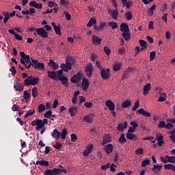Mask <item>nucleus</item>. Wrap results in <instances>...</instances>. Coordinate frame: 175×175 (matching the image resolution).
I'll return each instance as SVG.
<instances>
[{
	"mask_svg": "<svg viewBox=\"0 0 175 175\" xmlns=\"http://www.w3.org/2000/svg\"><path fill=\"white\" fill-rule=\"evenodd\" d=\"M126 126H128V122H124V124L120 123L118 125V131H119V132H124V130L126 129Z\"/></svg>",
	"mask_w": 175,
	"mask_h": 175,
	"instance_id": "412c9836",
	"label": "nucleus"
},
{
	"mask_svg": "<svg viewBox=\"0 0 175 175\" xmlns=\"http://www.w3.org/2000/svg\"><path fill=\"white\" fill-rule=\"evenodd\" d=\"M92 44H94V46H98L102 43V39H100L99 37L93 35L92 36Z\"/></svg>",
	"mask_w": 175,
	"mask_h": 175,
	"instance_id": "dca6fc26",
	"label": "nucleus"
},
{
	"mask_svg": "<svg viewBox=\"0 0 175 175\" xmlns=\"http://www.w3.org/2000/svg\"><path fill=\"white\" fill-rule=\"evenodd\" d=\"M136 155H143L144 154V149L142 148H139L135 150Z\"/></svg>",
	"mask_w": 175,
	"mask_h": 175,
	"instance_id": "8fccbe9b",
	"label": "nucleus"
},
{
	"mask_svg": "<svg viewBox=\"0 0 175 175\" xmlns=\"http://www.w3.org/2000/svg\"><path fill=\"white\" fill-rule=\"evenodd\" d=\"M54 148L56 150H61L62 148V145L59 142H57L53 146Z\"/></svg>",
	"mask_w": 175,
	"mask_h": 175,
	"instance_id": "de8ad7c7",
	"label": "nucleus"
},
{
	"mask_svg": "<svg viewBox=\"0 0 175 175\" xmlns=\"http://www.w3.org/2000/svg\"><path fill=\"white\" fill-rule=\"evenodd\" d=\"M66 135H68V130H66V129H64L62 132L60 133L61 138L62 139H66Z\"/></svg>",
	"mask_w": 175,
	"mask_h": 175,
	"instance_id": "c03bdc74",
	"label": "nucleus"
},
{
	"mask_svg": "<svg viewBox=\"0 0 175 175\" xmlns=\"http://www.w3.org/2000/svg\"><path fill=\"white\" fill-rule=\"evenodd\" d=\"M162 165H153V167H152V171L153 173H155V174H159V172L161 170H162Z\"/></svg>",
	"mask_w": 175,
	"mask_h": 175,
	"instance_id": "a211bd4d",
	"label": "nucleus"
},
{
	"mask_svg": "<svg viewBox=\"0 0 175 175\" xmlns=\"http://www.w3.org/2000/svg\"><path fill=\"white\" fill-rule=\"evenodd\" d=\"M20 62L22 65H25L26 69H29L31 66L34 69H38L39 70H43L44 69V63H40L38 60L31 58L29 55H25L24 51L20 52Z\"/></svg>",
	"mask_w": 175,
	"mask_h": 175,
	"instance_id": "f257e3e1",
	"label": "nucleus"
},
{
	"mask_svg": "<svg viewBox=\"0 0 175 175\" xmlns=\"http://www.w3.org/2000/svg\"><path fill=\"white\" fill-rule=\"evenodd\" d=\"M46 110V105L44 104H40L38 105V113H43Z\"/></svg>",
	"mask_w": 175,
	"mask_h": 175,
	"instance_id": "37998d69",
	"label": "nucleus"
},
{
	"mask_svg": "<svg viewBox=\"0 0 175 175\" xmlns=\"http://www.w3.org/2000/svg\"><path fill=\"white\" fill-rule=\"evenodd\" d=\"M151 90V83H147L144 86V95H146V92H148Z\"/></svg>",
	"mask_w": 175,
	"mask_h": 175,
	"instance_id": "f704fd0d",
	"label": "nucleus"
},
{
	"mask_svg": "<svg viewBox=\"0 0 175 175\" xmlns=\"http://www.w3.org/2000/svg\"><path fill=\"white\" fill-rule=\"evenodd\" d=\"M53 114V111H48L44 114V117L45 118H50L51 117V115Z\"/></svg>",
	"mask_w": 175,
	"mask_h": 175,
	"instance_id": "13d9d810",
	"label": "nucleus"
},
{
	"mask_svg": "<svg viewBox=\"0 0 175 175\" xmlns=\"http://www.w3.org/2000/svg\"><path fill=\"white\" fill-rule=\"evenodd\" d=\"M158 94L159 95L158 102H165L166 100V93L159 92Z\"/></svg>",
	"mask_w": 175,
	"mask_h": 175,
	"instance_id": "a878e982",
	"label": "nucleus"
},
{
	"mask_svg": "<svg viewBox=\"0 0 175 175\" xmlns=\"http://www.w3.org/2000/svg\"><path fill=\"white\" fill-rule=\"evenodd\" d=\"M109 27H111L112 29H116L118 28V25L116 22H109Z\"/></svg>",
	"mask_w": 175,
	"mask_h": 175,
	"instance_id": "49530a36",
	"label": "nucleus"
},
{
	"mask_svg": "<svg viewBox=\"0 0 175 175\" xmlns=\"http://www.w3.org/2000/svg\"><path fill=\"white\" fill-rule=\"evenodd\" d=\"M120 31L121 32H129V26L128 24L123 23L120 24Z\"/></svg>",
	"mask_w": 175,
	"mask_h": 175,
	"instance_id": "6ab92c4d",
	"label": "nucleus"
},
{
	"mask_svg": "<svg viewBox=\"0 0 175 175\" xmlns=\"http://www.w3.org/2000/svg\"><path fill=\"white\" fill-rule=\"evenodd\" d=\"M124 16H125V18L127 20V21H131V20H132V18H133V16L132 15V12H127Z\"/></svg>",
	"mask_w": 175,
	"mask_h": 175,
	"instance_id": "ea45409f",
	"label": "nucleus"
},
{
	"mask_svg": "<svg viewBox=\"0 0 175 175\" xmlns=\"http://www.w3.org/2000/svg\"><path fill=\"white\" fill-rule=\"evenodd\" d=\"M33 113H35V109H30L27 111V113H26V115L24 116V118H27L28 117H29V116H32V114H33Z\"/></svg>",
	"mask_w": 175,
	"mask_h": 175,
	"instance_id": "603ef678",
	"label": "nucleus"
},
{
	"mask_svg": "<svg viewBox=\"0 0 175 175\" xmlns=\"http://www.w3.org/2000/svg\"><path fill=\"white\" fill-rule=\"evenodd\" d=\"M93 105L94 104H92V103L91 102H85L84 103V106L86 107L87 109H91V107H92Z\"/></svg>",
	"mask_w": 175,
	"mask_h": 175,
	"instance_id": "052dcab7",
	"label": "nucleus"
},
{
	"mask_svg": "<svg viewBox=\"0 0 175 175\" xmlns=\"http://www.w3.org/2000/svg\"><path fill=\"white\" fill-rule=\"evenodd\" d=\"M126 137L129 139V140H136L137 139V136L133 134V133H127Z\"/></svg>",
	"mask_w": 175,
	"mask_h": 175,
	"instance_id": "c85d7f7f",
	"label": "nucleus"
},
{
	"mask_svg": "<svg viewBox=\"0 0 175 175\" xmlns=\"http://www.w3.org/2000/svg\"><path fill=\"white\" fill-rule=\"evenodd\" d=\"M139 114H142L144 117H151V113L144 111V109L140 108L138 110Z\"/></svg>",
	"mask_w": 175,
	"mask_h": 175,
	"instance_id": "393cba45",
	"label": "nucleus"
},
{
	"mask_svg": "<svg viewBox=\"0 0 175 175\" xmlns=\"http://www.w3.org/2000/svg\"><path fill=\"white\" fill-rule=\"evenodd\" d=\"M47 73L48 77H49V79H51V80H55V81H58V75H57V72L55 71L48 70Z\"/></svg>",
	"mask_w": 175,
	"mask_h": 175,
	"instance_id": "1a4fd4ad",
	"label": "nucleus"
},
{
	"mask_svg": "<svg viewBox=\"0 0 175 175\" xmlns=\"http://www.w3.org/2000/svg\"><path fill=\"white\" fill-rule=\"evenodd\" d=\"M14 88L15 91H18L19 92H23L24 91V85L18 82H15L14 84Z\"/></svg>",
	"mask_w": 175,
	"mask_h": 175,
	"instance_id": "4468645a",
	"label": "nucleus"
},
{
	"mask_svg": "<svg viewBox=\"0 0 175 175\" xmlns=\"http://www.w3.org/2000/svg\"><path fill=\"white\" fill-rule=\"evenodd\" d=\"M132 5H133V1H132V0H129L126 3L125 6L126 9H131Z\"/></svg>",
	"mask_w": 175,
	"mask_h": 175,
	"instance_id": "864d4df0",
	"label": "nucleus"
},
{
	"mask_svg": "<svg viewBox=\"0 0 175 175\" xmlns=\"http://www.w3.org/2000/svg\"><path fill=\"white\" fill-rule=\"evenodd\" d=\"M148 165H150V160H148V159H146L142 161V167H146V166H148Z\"/></svg>",
	"mask_w": 175,
	"mask_h": 175,
	"instance_id": "79ce46f5",
	"label": "nucleus"
},
{
	"mask_svg": "<svg viewBox=\"0 0 175 175\" xmlns=\"http://www.w3.org/2000/svg\"><path fill=\"white\" fill-rule=\"evenodd\" d=\"M158 128H161V129H162V128H166V123L165 121H160L158 125Z\"/></svg>",
	"mask_w": 175,
	"mask_h": 175,
	"instance_id": "4d7b16f0",
	"label": "nucleus"
},
{
	"mask_svg": "<svg viewBox=\"0 0 175 175\" xmlns=\"http://www.w3.org/2000/svg\"><path fill=\"white\" fill-rule=\"evenodd\" d=\"M156 55H157V52L151 51L150 53V61H154V59H155Z\"/></svg>",
	"mask_w": 175,
	"mask_h": 175,
	"instance_id": "3c124183",
	"label": "nucleus"
},
{
	"mask_svg": "<svg viewBox=\"0 0 175 175\" xmlns=\"http://www.w3.org/2000/svg\"><path fill=\"white\" fill-rule=\"evenodd\" d=\"M92 118H94V116L92 115L86 116H84L83 121L84 122H88V124H92L93 122Z\"/></svg>",
	"mask_w": 175,
	"mask_h": 175,
	"instance_id": "bb28decb",
	"label": "nucleus"
},
{
	"mask_svg": "<svg viewBox=\"0 0 175 175\" xmlns=\"http://www.w3.org/2000/svg\"><path fill=\"white\" fill-rule=\"evenodd\" d=\"M54 31L57 35H61V33H62L61 32V27L59 26H57L56 28H55Z\"/></svg>",
	"mask_w": 175,
	"mask_h": 175,
	"instance_id": "e2e57ef3",
	"label": "nucleus"
},
{
	"mask_svg": "<svg viewBox=\"0 0 175 175\" xmlns=\"http://www.w3.org/2000/svg\"><path fill=\"white\" fill-rule=\"evenodd\" d=\"M36 33L39 36H41V38H49V32H47L43 27L36 29Z\"/></svg>",
	"mask_w": 175,
	"mask_h": 175,
	"instance_id": "423d86ee",
	"label": "nucleus"
},
{
	"mask_svg": "<svg viewBox=\"0 0 175 175\" xmlns=\"http://www.w3.org/2000/svg\"><path fill=\"white\" fill-rule=\"evenodd\" d=\"M57 80H59V81H61L62 84L63 85H65V87H69V83H68V77H66L64 75H59Z\"/></svg>",
	"mask_w": 175,
	"mask_h": 175,
	"instance_id": "9d476101",
	"label": "nucleus"
},
{
	"mask_svg": "<svg viewBox=\"0 0 175 175\" xmlns=\"http://www.w3.org/2000/svg\"><path fill=\"white\" fill-rule=\"evenodd\" d=\"M68 113L71 117H75L77 114V107H71L68 109Z\"/></svg>",
	"mask_w": 175,
	"mask_h": 175,
	"instance_id": "4be33fe9",
	"label": "nucleus"
},
{
	"mask_svg": "<svg viewBox=\"0 0 175 175\" xmlns=\"http://www.w3.org/2000/svg\"><path fill=\"white\" fill-rule=\"evenodd\" d=\"M130 125H132L133 128L134 129H136V128H137L139 126V124L136 123L135 122H130Z\"/></svg>",
	"mask_w": 175,
	"mask_h": 175,
	"instance_id": "338daca9",
	"label": "nucleus"
},
{
	"mask_svg": "<svg viewBox=\"0 0 175 175\" xmlns=\"http://www.w3.org/2000/svg\"><path fill=\"white\" fill-rule=\"evenodd\" d=\"M105 25H106V23H100L99 26L94 25V28L95 31H98V32H100V31H102V29L105 28Z\"/></svg>",
	"mask_w": 175,
	"mask_h": 175,
	"instance_id": "cd10ccee",
	"label": "nucleus"
},
{
	"mask_svg": "<svg viewBox=\"0 0 175 175\" xmlns=\"http://www.w3.org/2000/svg\"><path fill=\"white\" fill-rule=\"evenodd\" d=\"M81 86L83 91H88V88H90V82H88V79L83 78Z\"/></svg>",
	"mask_w": 175,
	"mask_h": 175,
	"instance_id": "f8f14e48",
	"label": "nucleus"
},
{
	"mask_svg": "<svg viewBox=\"0 0 175 175\" xmlns=\"http://www.w3.org/2000/svg\"><path fill=\"white\" fill-rule=\"evenodd\" d=\"M53 139H59L61 137V132L58 131L57 129H54L51 134Z\"/></svg>",
	"mask_w": 175,
	"mask_h": 175,
	"instance_id": "b1692460",
	"label": "nucleus"
},
{
	"mask_svg": "<svg viewBox=\"0 0 175 175\" xmlns=\"http://www.w3.org/2000/svg\"><path fill=\"white\" fill-rule=\"evenodd\" d=\"M3 14L4 16L3 23H4V24H6L8 23V21H9V19L10 18V16H9V12H3Z\"/></svg>",
	"mask_w": 175,
	"mask_h": 175,
	"instance_id": "e433bc0d",
	"label": "nucleus"
},
{
	"mask_svg": "<svg viewBox=\"0 0 175 175\" xmlns=\"http://www.w3.org/2000/svg\"><path fill=\"white\" fill-rule=\"evenodd\" d=\"M107 143H111V135H110V134H105L103 136V140L101 143V146H105V144H107Z\"/></svg>",
	"mask_w": 175,
	"mask_h": 175,
	"instance_id": "ddd939ff",
	"label": "nucleus"
},
{
	"mask_svg": "<svg viewBox=\"0 0 175 175\" xmlns=\"http://www.w3.org/2000/svg\"><path fill=\"white\" fill-rule=\"evenodd\" d=\"M49 120L44 118L43 120L41 119H38L36 120H33L31 122L32 126H36V131H40V129H42L44 127V125H46L48 124Z\"/></svg>",
	"mask_w": 175,
	"mask_h": 175,
	"instance_id": "f03ea898",
	"label": "nucleus"
},
{
	"mask_svg": "<svg viewBox=\"0 0 175 175\" xmlns=\"http://www.w3.org/2000/svg\"><path fill=\"white\" fill-rule=\"evenodd\" d=\"M94 150V145L89 144L86 146L85 150L83 151V154L84 157H88L91 154L92 151Z\"/></svg>",
	"mask_w": 175,
	"mask_h": 175,
	"instance_id": "6e6552de",
	"label": "nucleus"
},
{
	"mask_svg": "<svg viewBox=\"0 0 175 175\" xmlns=\"http://www.w3.org/2000/svg\"><path fill=\"white\" fill-rule=\"evenodd\" d=\"M48 65L49 68H51L53 70H57V69H58V64L53 61V59L49 60Z\"/></svg>",
	"mask_w": 175,
	"mask_h": 175,
	"instance_id": "5701e85b",
	"label": "nucleus"
},
{
	"mask_svg": "<svg viewBox=\"0 0 175 175\" xmlns=\"http://www.w3.org/2000/svg\"><path fill=\"white\" fill-rule=\"evenodd\" d=\"M60 68L64 70V72H68L72 69V64L70 62H66V64H62L60 65Z\"/></svg>",
	"mask_w": 175,
	"mask_h": 175,
	"instance_id": "9b49d317",
	"label": "nucleus"
},
{
	"mask_svg": "<svg viewBox=\"0 0 175 175\" xmlns=\"http://www.w3.org/2000/svg\"><path fill=\"white\" fill-rule=\"evenodd\" d=\"M111 16H112V18H114V20H117V17H118V10H113Z\"/></svg>",
	"mask_w": 175,
	"mask_h": 175,
	"instance_id": "a18cd8bd",
	"label": "nucleus"
},
{
	"mask_svg": "<svg viewBox=\"0 0 175 175\" xmlns=\"http://www.w3.org/2000/svg\"><path fill=\"white\" fill-rule=\"evenodd\" d=\"M122 38H124V40L128 42V40H129V39H131V33H129V31L124 32L122 33Z\"/></svg>",
	"mask_w": 175,
	"mask_h": 175,
	"instance_id": "72a5a7b5",
	"label": "nucleus"
},
{
	"mask_svg": "<svg viewBox=\"0 0 175 175\" xmlns=\"http://www.w3.org/2000/svg\"><path fill=\"white\" fill-rule=\"evenodd\" d=\"M95 24H96V19L91 18L87 24V27H91L92 25H95Z\"/></svg>",
	"mask_w": 175,
	"mask_h": 175,
	"instance_id": "c9c22d12",
	"label": "nucleus"
},
{
	"mask_svg": "<svg viewBox=\"0 0 175 175\" xmlns=\"http://www.w3.org/2000/svg\"><path fill=\"white\" fill-rule=\"evenodd\" d=\"M119 143L121 144H125V142H126V138H125V134L122 133L120 137L118 139Z\"/></svg>",
	"mask_w": 175,
	"mask_h": 175,
	"instance_id": "2f4dec72",
	"label": "nucleus"
},
{
	"mask_svg": "<svg viewBox=\"0 0 175 175\" xmlns=\"http://www.w3.org/2000/svg\"><path fill=\"white\" fill-rule=\"evenodd\" d=\"M60 3L61 5H62V6H69V2L68 1V0H61Z\"/></svg>",
	"mask_w": 175,
	"mask_h": 175,
	"instance_id": "bf43d9fd",
	"label": "nucleus"
},
{
	"mask_svg": "<svg viewBox=\"0 0 175 175\" xmlns=\"http://www.w3.org/2000/svg\"><path fill=\"white\" fill-rule=\"evenodd\" d=\"M70 136H71V142L75 143V142L77 140V135H76V134L72 133Z\"/></svg>",
	"mask_w": 175,
	"mask_h": 175,
	"instance_id": "69168bd1",
	"label": "nucleus"
},
{
	"mask_svg": "<svg viewBox=\"0 0 175 175\" xmlns=\"http://www.w3.org/2000/svg\"><path fill=\"white\" fill-rule=\"evenodd\" d=\"M104 51H105V54H107V55H110V54L111 53V50H110L109 48L107 46L104 47Z\"/></svg>",
	"mask_w": 175,
	"mask_h": 175,
	"instance_id": "680f3d73",
	"label": "nucleus"
},
{
	"mask_svg": "<svg viewBox=\"0 0 175 175\" xmlns=\"http://www.w3.org/2000/svg\"><path fill=\"white\" fill-rule=\"evenodd\" d=\"M100 75L103 80H107V79L110 78V68H103L100 72Z\"/></svg>",
	"mask_w": 175,
	"mask_h": 175,
	"instance_id": "20e7f679",
	"label": "nucleus"
},
{
	"mask_svg": "<svg viewBox=\"0 0 175 175\" xmlns=\"http://www.w3.org/2000/svg\"><path fill=\"white\" fill-rule=\"evenodd\" d=\"M122 65V64L121 63H116L113 67V70H115V72H118V70H120V69H121Z\"/></svg>",
	"mask_w": 175,
	"mask_h": 175,
	"instance_id": "58836bf2",
	"label": "nucleus"
},
{
	"mask_svg": "<svg viewBox=\"0 0 175 175\" xmlns=\"http://www.w3.org/2000/svg\"><path fill=\"white\" fill-rule=\"evenodd\" d=\"M44 175H53V171L51 169V170L48 169L44 171Z\"/></svg>",
	"mask_w": 175,
	"mask_h": 175,
	"instance_id": "774afa93",
	"label": "nucleus"
},
{
	"mask_svg": "<svg viewBox=\"0 0 175 175\" xmlns=\"http://www.w3.org/2000/svg\"><path fill=\"white\" fill-rule=\"evenodd\" d=\"M140 106V103L139 101H136L135 103L134 106L132 108L133 111H136L137 109H139V107Z\"/></svg>",
	"mask_w": 175,
	"mask_h": 175,
	"instance_id": "09e8293b",
	"label": "nucleus"
},
{
	"mask_svg": "<svg viewBox=\"0 0 175 175\" xmlns=\"http://www.w3.org/2000/svg\"><path fill=\"white\" fill-rule=\"evenodd\" d=\"M92 72H94V65L92 63H89L85 68V72L89 77H92Z\"/></svg>",
	"mask_w": 175,
	"mask_h": 175,
	"instance_id": "39448f33",
	"label": "nucleus"
},
{
	"mask_svg": "<svg viewBox=\"0 0 175 175\" xmlns=\"http://www.w3.org/2000/svg\"><path fill=\"white\" fill-rule=\"evenodd\" d=\"M29 6L35 8L36 9H42V5L41 3H38L36 1H30L29 3Z\"/></svg>",
	"mask_w": 175,
	"mask_h": 175,
	"instance_id": "aec40b11",
	"label": "nucleus"
},
{
	"mask_svg": "<svg viewBox=\"0 0 175 175\" xmlns=\"http://www.w3.org/2000/svg\"><path fill=\"white\" fill-rule=\"evenodd\" d=\"M32 96H33V98H36V96H38V88H33V89H32Z\"/></svg>",
	"mask_w": 175,
	"mask_h": 175,
	"instance_id": "5fc2aeb1",
	"label": "nucleus"
},
{
	"mask_svg": "<svg viewBox=\"0 0 175 175\" xmlns=\"http://www.w3.org/2000/svg\"><path fill=\"white\" fill-rule=\"evenodd\" d=\"M23 84L26 87L36 85V84H39V78L30 75L26 79H25Z\"/></svg>",
	"mask_w": 175,
	"mask_h": 175,
	"instance_id": "7ed1b4c3",
	"label": "nucleus"
},
{
	"mask_svg": "<svg viewBox=\"0 0 175 175\" xmlns=\"http://www.w3.org/2000/svg\"><path fill=\"white\" fill-rule=\"evenodd\" d=\"M139 43L141 47H147V42L144 40H139Z\"/></svg>",
	"mask_w": 175,
	"mask_h": 175,
	"instance_id": "6e6d98bb",
	"label": "nucleus"
},
{
	"mask_svg": "<svg viewBox=\"0 0 175 175\" xmlns=\"http://www.w3.org/2000/svg\"><path fill=\"white\" fill-rule=\"evenodd\" d=\"M165 159H167L168 162L170 163H175V156L174 157H173V156L170 157V156L167 154V155H165Z\"/></svg>",
	"mask_w": 175,
	"mask_h": 175,
	"instance_id": "4c0bfd02",
	"label": "nucleus"
},
{
	"mask_svg": "<svg viewBox=\"0 0 175 175\" xmlns=\"http://www.w3.org/2000/svg\"><path fill=\"white\" fill-rule=\"evenodd\" d=\"M103 150L107 155H110L113 152V150H114V146L111 144H108L104 146Z\"/></svg>",
	"mask_w": 175,
	"mask_h": 175,
	"instance_id": "0eeeda50",
	"label": "nucleus"
},
{
	"mask_svg": "<svg viewBox=\"0 0 175 175\" xmlns=\"http://www.w3.org/2000/svg\"><path fill=\"white\" fill-rule=\"evenodd\" d=\"M164 169L165 170H173L175 172V166L172 164H165Z\"/></svg>",
	"mask_w": 175,
	"mask_h": 175,
	"instance_id": "7c9ffc66",
	"label": "nucleus"
},
{
	"mask_svg": "<svg viewBox=\"0 0 175 175\" xmlns=\"http://www.w3.org/2000/svg\"><path fill=\"white\" fill-rule=\"evenodd\" d=\"M23 98L25 100H28L31 98V94L28 93V90L23 92Z\"/></svg>",
	"mask_w": 175,
	"mask_h": 175,
	"instance_id": "a19ab883",
	"label": "nucleus"
},
{
	"mask_svg": "<svg viewBox=\"0 0 175 175\" xmlns=\"http://www.w3.org/2000/svg\"><path fill=\"white\" fill-rule=\"evenodd\" d=\"M81 80V75L80 73L77 72V75H74L73 77L71 78L70 81L71 83H74L75 84L79 83Z\"/></svg>",
	"mask_w": 175,
	"mask_h": 175,
	"instance_id": "f3484780",
	"label": "nucleus"
},
{
	"mask_svg": "<svg viewBox=\"0 0 175 175\" xmlns=\"http://www.w3.org/2000/svg\"><path fill=\"white\" fill-rule=\"evenodd\" d=\"M52 170L53 175H59V172L58 171V168H53Z\"/></svg>",
	"mask_w": 175,
	"mask_h": 175,
	"instance_id": "0e129e2a",
	"label": "nucleus"
},
{
	"mask_svg": "<svg viewBox=\"0 0 175 175\" xmlns=\"http://www.w3.org/2000/svg\"><path fill=\"white\" fill-rule=\"evenodd\" d=\"M105 106H107V107L111 111H114V110L116 109V105H114V103L110 100L106 101Z\"/></svg>",
	"mask_w": 175,
	"mask_h": 175,
	"instance_id": "2eb2a0df",
	"label": "nucleus"
},
{
	"mask_svg": "<svg viewBox=\"0 0 175 175\" xmlns=\"http://www.w3.org/2000/svg\"><path fill=\"white\" fill-rule=\"evenodd\" d=\"M36 165H40L41 166H49V161H46L44 160H38L36 162Z\"/></svg>",
	"mask_w": 175,
	"mask_h": 175,
	"instance_id": "473e14b6",
	"label": "nucleus"
},
{
	"mask_svg": "<svg viewBox=\"0 0 175 175\" xmlns=\"http://www.w3.org/2000/svg\"><path fill=\"white\" fill-rule=\"evenodd\" d=\"M132 103L129 100H126L122 103V109H126L127 107H129L131 106Z\"/></svg>",
	"mask_w": 175,
	"mask_h": 175,
	"instance_id": "c756f323",
	"label": "nucleus"
}]
</instances>
